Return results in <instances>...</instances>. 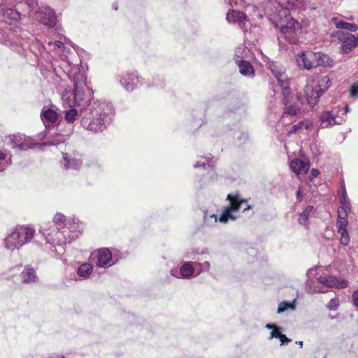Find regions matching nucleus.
Wrapping results in <instances>:
<instances>
[{"label": "nucleus", "instance_id": "nucleus-1", "mask_svg": "<svg viewBox=\"0 0 358 358\" xmlns=\"http://www.w3.org/2000/svg\"><path fill=\"white\" fill-rule=\"evenodd\" d=\"M62 62L59 67L73 83V91L65 90L62 94V100L71 106L80 108L79 116L81 117V126L94 133L103 131L111 123L114 109L110 103L90 100L91 94L87 85V77L81 72L77 64L72 63L66 55L61 56Z\"/></svg>", "mask_w": 358, "mask_h": 358}, {"label": "nucleus", "instance_id": "nucleus-2", "mask_svg": "<svg viewBox=\"0 0 358 358\" xmlns=\"http://www.w3.org/2000/svg\"><path fill=\"white\" fill-rule=\"evenodd\" d=\"M50 224V227H43L40 231L46 243L53 246L70 243L81 234L78 220H67L62 213H57Z\"/></svg>", "mask_w": 358, "mask_h": 358}, {"label": "nucleus", "instance_id": "nucleus-3", "mask_svg": "<svg viewBox=\"0 0 358 358\" xmlns=\"http://www.w3.org/2000/svg\"><path fill=\"white\" fill-rule=\"evenodd\" d=\"M278 14L273 16V22L280 29L284 38L291 44L299 42L298 31L301 29V24L291 15L289 9L280 7Z\"/></svg>", "mask_w": 358, "mask_h": 358}, {"label": "nucleus", "instance_id": "nucleus-4", "mask_svg": "<svg viewBox=\"0 0 358 358\" xmlns=\"http://www.w3.org/2000/svg\"><path fill=\"white\" fill-rule=\"evenodd\" d=\"M314 272H316V268H311L306 273V289L310 294L326 293L328 288H345L348 286L346 280L332 275H321L314 280L310 277Z\"/></svg>", "mask_w": 358, "mask_h": 358}, {"label": "nucleus", "instance_id": "nucleus-5", "mask_svg": "<svg viewBox=\"0 0 358 358\" xmlns=\"http://www.w3.org/2000/svg\"><path fill=\"white\" fill-rule=\"evenodd\" d=\"M331 85V79L328 76L317 77L308 83L304 88V95L310 107L315 106L322 96Z\"/></svg>", "mask_w": 358, "mask_h": 358}, {"label": "nucleus", "instance_id": "nucleus-6", "mask_svg": "<svg viewBox=\"0 0 358 358\" xmlns=\"http://www.w3.org/2000/svg\"><path fill=\"white\" fill-rule=\"evenodd\" d=\"M35 231L29 227H18L15 229L6 238L5 246L10 250L18 249L29 243L34 237Z\"/></svg>", "mask_w": 358, "mask_h": 358}, {"label": "nucleus", "instance_id": "nucleus-7", "mask_svg": "<svg viewBox=\"0 0 358 358\" xmlns=\"http://www.w3.org/2000/svg\"><path fill=\"white\" fill-rule=\"evenodd\" d=\"M269 69L278 81L277 88L281 90V101L287 105L289 101L290 94L289 81L281 65L275 62H271L268 64Z\"/></svg>", "mask_w": 358, "mask_h": 358}, {"label": "nucleus", "instance_id": "nucleus-8", "mask_svg": "<svg viewBox=\"0 0 358 358\" xmlns=\"http://www.w3.org/2000/svg\"><path fill=\"white\" fill-rule=\"evenodd\" d=\"M227 200L229 201L230 205L225 208L219 218L220 222L222 223H226L229 219L235 220L236 216L234 215L232 212L239 210L242 205L248 201L246 199H241L237 194H228Z\"/></svg>", "mask_w": 358, "mask_h": 358}, {"label": "nucleus", "instance_id": "nucleus-9", "mask_svg": "<svg viewBox=\"0 0 358 358\" xmlns=\"http://www.w3.org/2000/svg\"><path fill=\"white\" fill-rule=\"evenodd\" d=\"M36 20L41 24L53 27L57 23V16L55 11L48 6H42L35 11Z\"/></svg>", "mask_w": 358, "mask_h": 358}, {"label": "nucleus", "instance_id": "nucleus-10", "mask_svg": "<svg viewBox=\"0 0 358 358\" xmlns=\"http://www.w3.org/2000/svg\"><path fill=\"white\" fill-rule=\"evenodd\" d=\"M316 58L315 52L306 51L298 55L296 62L301 69L310 70L318 66V63H316Z\"/></svg>", "mask_w": 358, "mask_h": 358}, {"label": "nucleus", "instance_id": "nucleus-11", "mask_svg": "<svg viewBox=\"0 0 358 358\" xmlns=\"http://www.w3.org/2000/svg\"><path fill=\"white\" fill-rule=\"evenodd\" d=\"M117 259H114L111 252L108 248H101L96 252V261L95 262L98 267L106 268L113 266Z\"/></svg>", "mask_w": 358, "mask_h": 358}, {"label": "nucleus", "instance_id": "nucleus-12", "mask_svg": "<svg viewBox=\"0 0 358 358\" xmlns=\"http://www.w3.org/2000/svg\"><path fill=\"white\" fill-rule=\"evenodd\" d=\"M120 85L129 92L141 85V78L135 73H126L120 78Z\"/></svg>", "mask_w": 358, "mask_h": 358}, {"label": "nucleus", "instance_id": "nucleus-13", "mask_svg": "<svg viewBox=\"0 0 358 358\" xmlns=\"http://www.w3.org/2000/svg\"><path fill=\"white\" fill-rule=\"evenodd\" d=\"M341 41L342 43L341 46V52L344 54L349 53L353 49L358 47V34L355 36L346 33Z\"/></svg>", "mask_w": 358, "mask_h": 358}, {"label": "nucleus", "instance_id": "nucleus-14", "mask_svg": "<svg viewBox=\"0 0 358 358\" xmlns=\"http://www.w3.org/2000/svg\"><path fill=\"white\" fill-rule=\"evenodd\" d=\"M195 270H196V268H195L194 263L185 262L180 266L179 271L177 269H172L171 271V274L178 278H189L193 275Z\"/></svg>", "mask_w": 358, "mask_h": 358}, {"label": "nucleus", "instance_id": "nucleus-15", "mask_svg": "<svg viewBox=\"0 0 358 358\" xmlns=\"http://www.w3.org/2000/svg\"><path fill=\"white\" fill-rule=\"evenodd\" d=\"M290 169L297 176L306 173L310 168V164L307 161L301 159H294L289 163Z\"/></svg>", "mask_w": 358, "mask_h": 358}, {"label": "nucleus", "instance_id": "nucleus-16", "mask_svg": "<svg viewBox=\"0 0 358 358\" xmlns=\"http://www.w3.org/2000/svg\"><path fill=\"white\" fill-rule=\"evenodd\" d=\"M235 62L239 68V72L244 76L254 77L255 75V69L250 62L243 59H235Z\"/></svg>", "mask_w": 358, "mask_h": 358}, {"label": "nucleus", "instance_id": "nucleus-17", "mask_svg": "<svg viewBox=\"0 0 358 358\" xmlns=\"http://www.w3.org/2000/svg\"><path fill=\"white\" fill-rule=\"evenodd\" d=\"M62 161L64 168L66 169L78 170L82 166V162L80 159L72 157L67 153H62Z\"/></svg>", "mask_w": 358, "mask_h": 358}, {"label": "nucleus", "instance_id": "nucleus-18", "mask_svg": "<svg viewBox=\"0 0 358 358\" xmlns=\"http://www.w3.org/2000/svg\"><path fill=\"white\" fill-rule=\"evenodd\" d=\"M41 119L46 127L55 123L58 119V114L52 109L48 108L41 111Z\"/></svg>", "mask_w": 358, "mask_h": 358}, {"label": "nucleus", "instance_id": "nucleus-19", "mask_svg": "<svg viewBox=\"0 0 358 358\" xmlns=\"http://www.w3.org/2000/svg\"><path fill=\"white\" fill-rule=\"evenodd\" d=\"M247 16L245 13L239 10H232L227 15V20L230 23L241 24L245 20Z\"/></svg>", "mask_w": 358, "mask_h": 358}, {"label": "nucleus", "instance_id": "nucleus-20", "mask_svg": "<svg viewBox=\"0 0 358 358\" xmlns=\"http://www.w3.org/2000/svg\"><path fill=\"white\" fill-rule=\"evenodd\" d=\"M289 96L290 94L289 95ZM288 99H289V97ZM288 102H289V100L288 101ZM282 103L284 105L282 102ZM288 103H287V104ZM285 106H286V108H285L281 117V120L282 122H285V119L289 116H290L291 117H296L298 114L301 113L300 108L296 103L289 106L285 104Z\"/></svg>", "mask_w": 358, "mask_h": 358}, {"label": "nucleus", "instance_id": "nucleus-21", "mask_svg": "<svg viewBox=\"0 0 358 358\" xmlns=\"http://www.w3.org/2000/svg\"><path fill=\"white\" fill-rule=\"evenodd\" d=\"M22 282L24 283H30L35 282L37 275L35 270L29 266H27L25 269L20 273Z\"/></svg>", "mask_w": 358, "mask_h": 358}, {"label": "nucleus", "instance_id": "nucleus-22", "mask_svg": "<svg viewBox=\"0 0 358 358\" xmlns=\"http://www.w3.org/2000/svg\"><path fill=\"white\" fill-rule=\"evenodd\" d=\"M332 22L335 24L336 27L339 29H345L352 32H355L358 30V25L355 23L346 22L344 21L339 20L338 17H333Z\"/></svg>", "mask_w": 358, "mask_h": 358}, {"label": "nucleus", "instance_id": "nucleus-23", "mask_svg": "<svg viewBox=\"0 0 358 358\" xmlns=\"http://www.w3.org/2000/svg\"><path fill=\"white\" fill-rule=\"evenodd\" d=\"M316 55V63H318V66L324 67H331L334 65V60L327 54L318 52H315Z\"/></svg>", "mask_w": 358, "mask_h": 358}, {"label": "nucleus", "instance_id": "nucleus-24", "mask_svg": "<svg viewBox=\"0 0 358 358\" xmlns=\"http://www.w3.org/2000/svg\"><path fill=\"white\" fill-rule=\"evenodd\" d=\"M320 120L322 122L321 125L322 127H328L331 125L339 124L336 120V116L329 111L322 113L320 117Z\"/></svg>", "mask_w": 358, "mask_h": 358}, {"label": "nucleus", "instance_id": "nucleus-25", "mask_svg": "<svg viewBox=\"0 0 358 358\" xmlns=\"http://www.w3.org/2000/svg\"><path fill=\"white\" fill-rule=\"evenodd\" d=\"M43 48L46 50L47 51H51V50H55L57 49H59L62 51H65V46L63 42L61 41H49L48 42H45V44L43 45Z\"/></svg>", "mask_w": 358, "mask_h": 358}, {"label": "nucleus", "instance_id": "nucleus-26", "mask_svg": "<svg viewBox=\"0 0 358 358\" xmlns=\"http://www.w3.org/2000/svg\"><path fill=\"white\" fill-rule=\"evenodd\" d=\"M35 143L30 137H25L20 143H14L13 148L20 150H27L34 148Z\"/></svg>", "mask_w": 358, "mask_h": 358}, {"label": "nucleus", "instance_id": "nucleus-27", "mask_svg": "<svg viewBox=\"0 0 358 358\" xmlns=\"http://www.w3.org/2000/svg\"><path fill=\"white\" fill-rule=\"evenodd\" d=\"M313 126V122L310 120H302L298 122L297 124L291 127L290 129L288 131V134H291L297 131H300L301 129H308Z\"/></svg>", "mask_w": 358, "mask_h": 358}, {"label": "nucleus", "instance_id": "nucleus-28", "mask_svg": "<svg viewBox=\"0 0 358 358\" xmlns=\"http://www.w3.org/2000/svg\"><path fill=\"white\" fill-rule=\"evenodd\" d=\"M215 162L213 158L210 159L209 157H201L194 165V167L203 168L204 169H206L207 166L213 168L215 166Z\"/></svg>", "mask_w": 358, "mask_h": 358}, {"label": "nucleus", "instance_id": "nucleus-29", "mask_svg": "<svg viewBox=\"0 0 358 358\" xmlns=\"http://www.w3.org/2000/svg\"><path fill=\"white\" fill-rule=\"evenodd\" d=\"M337 234L341 245L348 246L350 242V237L347 229H337Z\"/></svg>", "mask_w": 358, "mask_h": 358}, {"label": "nucleus", "instance_id": "nucleus-30", "mask_svg": "<svg viewBox=\"0 0 358 358\" xmlns=\"http://www.w3.org/2000/svg\"><path fill=\"white\" fill-rule=\"evenodd\" d=\"M93 266L90 263L82 264L77 269V273L81 277H87L92 273Z\"/></svg>", "mask_w": 358, "mask_h": 358}, {"label": "nucleus", "instance_id": "nucleus-31", "mask_svg": "<svg viewBox=\"0 0 358 358\" xmlns=\"http://www.w3.org/2000/svg\"><path fill=\"white\" fill-rule=\"evenodd\" d=\"M0 13H2L3 16H8V17L13 20H18L20 18V14L18 11L13 8L4 9L2 7V3H0Z\"/></svg>", "mask_w": 358, "mask_h": 358}, {"label": "nucleus", "instance_id": "nucleus-32", "mask_svg": "<svg viewBox=\"0 0 358 358\" xmlns=\"http://www.w3.org/2000/svg\"><path fill=\"white\" fill-rule=\"evenodd\" d=\"M78 116V112L76 108H71L66 110L64 119L66 122L71 124L75 122Z\"/></svg>", "mask_w": 358, "mask_h": 358}, {"label": "nucleus", "instance_id": "nucleus-33", "mask_svg": "<svg viewBox=\"0 0 358 358\" xmlns=\"http://www.w3.org/2000/svg\"><path fill=\"white\" fill-rule=\"evenodd\" d=\"M10 163V158H8L7 155L0 150V171H3Z\"/></svg>", "mask_w": 358, "mask_h": 358}, {"label": "nucleus", "instance_id": "nucleus-34", "mask_svg": "<svg viewBox=\"0 0 358 358\" xmlns=\"http://www.w3.org/2000/svg\"><path fill=\"white\" fill-rule=\"evenodd\" d=\"M340 203L341 206L338 208H343L345 210H351L350 202L347 197L345 192H344L340 197Z\"/></svg>", "mask_w": 358, "mask_h": 358}, {"label": "nucleus", "instance_id": "nucleus-35", "mask_svg": "<svg viewBox=\"0 0 358 358\" xmlns=\"http://www.w3.org/2000/svg\"><path fill=\"white\" fill-rule=\"evenodd\" d=\"M294 308L295 306L294 303L284 301L279 304L277 312L278 313H282L288 309L294 310Z\"/></svg>", "mask_w": 358, "mask_h": 358}, {"label": "nucleus", "instance_id": "nucleus-36", "mask_svg": "<svg viewBox=\"0 0 358 358\" xmlns=\"http://www.w3.org/2000/svg\"><path fill=\"white\" fill-rule=\"evenodd\" d=\"M194 264L195 265V268L199 270L197 274L202 271H208L210 266V263L207 261L203 263L194 262Z\"/></svg>", "mask_w": 358, "mask_h": 358}, {"label": "nucleus", "instance_id": "nucleus-37", "mask_svg": "<svg viewBox=\"0 0 358 358\" xmlns=\"http://www.w3.org/2000/svg\"><path fill=\"white\" fill-rule=\"evenodd\" d=\"M65 141V138L62 135H58L55 139L48 141L45 144L48 145H57Z\"/></svg>", "mask_w": 358, "mask_h": 358}, {"label": "nucleus", "instance_id": "nucleus-38", "mask_svg": "<svg viewBox=\"0 0 358 358\" xmlns=\"http://www.w3.org/2000/svg\"><path fill=\"white\" fill-rule=\"evenodd\" d=\"M351 210H345L343 208H338L337 213H338V217L337 219L341 220H348V213Z\"/></svg>", "mask_w": 358, "mask_h": 358}, {"label": "nucleus", "instance_id": "nucleus-39", "mask_svg": "<svg viewBox=\"0 0 358 358\" xmlns=\"http://www.w3.org/2000/svg\"><path fill=\"white\" fill-rule=\"evenodd\" d=\"M339 300L337 298H334L330 300L327 305V308L330 310H336L339 306Z\"/></svg>", "mask_w": 358, "mask_h": 358}, {"label": "nucleus", "instance_id": "nucleus-40", "mask_svg": "<svg viewBox=\"0 0 358 358\" xmlns=\"http://www.w3.org/2000/svg\"><path fill=\"white\" fill-rule=\"evenodd\" d=\"M348 225V220L337 219L336 222V227L337 229H347Z\"/></svg>", "mask_w": 358, "mask_h": 358}, {"label": "nucleus", "instance_id": "nucleus-41", "mask_svg": "<svg viewBox=\"0 0 358 358\" xmlns=\"http://www.w3.org/2000/svg\"><path fill=\"white\" fill-rule=\"evenodd\" d=\"M353 306L358 308V289L355 290L351 296Z\"/></svg>", "mask_w": 358, "mask_h": 358}, {"label": "nucleus", "instance_id": "nucleus-42", "mask_svg": "<svg viewBox=\"0 0 358 358\" xmlns=\"http://www.w3.org/2000/svg\"><path fill=\"white\" fill-rule=\"evenodd\" d=\"M280 330L281 329H275L274 330H273L271 334H270V336H269V339L271 340L273 338H280V336L282 335V334H281L280 332Z\"/></svg>", "mask_w": 358, "mask_h": 358}, {"label": "nucleus", "instance_id": "nucleus-43", "mask_svg": "<svg viewBox=\"0 0 358 358\" xmlns=\"http://www.w3.org/2000/svg\"><path fill=\"white\" fill-rule=\"evenodd\" d=\"M358 94V83L353 84L350 89V95L355 97Z\"/></svg>", "mask_w": 358, "mask_h": 358}, {"label": "nucleus", "instance_id": "nucleus-44", "mask_svg": "<svg viewBox=\"0 0 358 358\" xmlns=\"http://www.w3.org/2000/svg\"><path fill=\"white\" fill-rule=\"evenodd\" d=\"M38 0H27L26 3L31 11H34L38 5Z\"/></svg>", "mask_w": 358, "mask_h": 358}, {"label": "nucleus", "instance_id": "nucleus-45", "mask_svg": "<svg viewBox=\"0 0 358 358\" xmlns=\"http://www.w3.org/2000/svg\"><path fill=\"white\" fill-rule=\"evenodd\" d=\"M210 220H212L214 223H216L217 222V215L215 214H213V215H209V217H208L207 215L206 214V215L204 216V222L206 223L207 224H208L210 222Z\"/></svg>", "mask_w": 358, "mask_h": 358}, {"label": "nucleus", "instance_id": "nucleus-46", "mask_svg": "<svg viewBox=\"0 0 358 358\" xmlns=\"http://www.w3.org/2000/svg\"><path fill=\"white\" fill-rule=\"evenodd\" d=\"M308 217L307 215H306L305 214H303V213H301L299 214V222L301 224H303V225H306L307 224V222H308Z\"/></svg>", "mask_w": 358, "mask_h": 358}, {"label": "nucleus", "instance_id": "nucleus-47", "mask_svg": "<svg viewBox=\"0 0 358 358\" xmlns=\"http://www.w3.org/2000/svg\"><path fill=\"white\" fill-rule=\"evenodd\" d=\"M279 340L281 342V345H287L292 341V340L287 338L285 334L281 335Z\"/></svg>", "mask_w": 358, "mask_h": 358}, {"label": "nucleus", "instance_id": "nucleus-48", "mask_svg": "<svg viewBox=\"0 0 358 358\" xmlns=\"http://www.w3.org/2000/svg\"><path fill=\"white\" fill-rule=\"evenodd\" d=\"M313 209V206H307L306 208H304V210L302 211V213L303 214H305L306 215H307L308 217H309L310 213L312 212Z\"/></svg>", "mask_w": 358, "mask_h": 358}, {"label": "nucleus", "instance_id": "nucleus-49", "mask_svg": "<svg viewBox=\"0 0 358 358\" xmlns=\"http://www.w3.org/2000/svg\"><path fill=\"white\" fill-rule=\"evenodd\" d=\"M310 174L313 178H316L319 176L320 171L318 169H312L310 171Z\"/></svg>", "mask_w": 358, "mask_h": 358}, {"label": "nucleus", "instance_id": "nucleus-50", "mask_svg": "<svg viewBox=\"0 0 358 358\" xmlns=\"http://www.w3.org/2000/svg\"><path fill=\"white\" fill-rule=\"evenodd\" d=\"M243 49L241 48H238L236 50V55H235L236 59H242L239 55H241L243 52Z\"/></svg>", "mask_w": 358, "mask_h": 358}, {"label": "nucleus", "instance_id": "nucleus-51", "mask_svg": "<svg viewBox=\"0 0 358 358\" xmlns=\"http://www.w3.org/2000/svg\"><path fill=\"white\" fill-rule=\"evenodd\" d=\"M265 327L268 329H272V330H274L275 329H281V328L277 327L273 324H267Z\"/></svg>", "mask_w": 358, "mask_h": 358}, {"label": "nucleus", "instance_id": "nucleus-52", "mask_svg": "<svg viewBox=\"0 0 358 358\" xmlns=\"http://www.w3.org/2000/svg\"><path fill=\"white\" fill-rule=\"evenodd\" d=\"M296 198L298 199V200L301 201V190L299 189L296 192Z\"/></svg>", "mask_w": 358, "mask_h": 358}, {"label": "nucleus", "instance_id": "nucleus-53", "mask_svg": "<svg viewBox=\"0 0 358 358\" xmlns=\"http://www.w3.org/2000/svg\"><path fill=\"white\" fill-rule=\"evenodd\" d=\"M251 208H252L251 206L247 205L245 208H243V211L245 212V211H247V210H250Z\"/></svg>", "mask_w": 358, "mask_h": 358}, {"label": "nucleus", "instance_id": "nucleus-54", "mask_svg": "<svg viewBox=\"0 0 358 358\" xmlns=\"http://www.w3.org/2000/svg\"><path fill=\"white\" fill-rule=\"evenodd\" d=\"M112 8L115 10H117V3H113V5H112Z\"/></svg>", "mask_w": 358, "mask_h": 358}, {"label": "nucleus", "instance_id": "nucleus-55", "mask_svg": "<svg viewBox=\"0 0 358 358\" xmlns=\"http://www.w3.org/2000/svg\"><path fill=\"white\" fill-rule=\"evenodd\" d=\"M153 85L162 87V86H163V83H162V82H161L160 83H153Z\"/></svg>", "mask_w": 358, "mask_h": 358}, {"label": "nucleus", "instance_id": "nucleus-56", "mask_svg": "<svg viewBox=\"0 0 358 358\" xmlns=\"http://www.w3.org/2000/svg\"><path fill=\"white\" fill-rule=\"evenodd\" d=\"M344 108H345V113L346 114L349 111L350 108L348 105H346Z\"/></svg>", "mask_w": 358, "mask_h": 358}, {"label": "nucleus", "instance_id": "nucleus-57", "mask_svg": "<svg viewBox=\"0 0 358 358\" xmlns=\"http://www.w3.org/2000/svg\"><path fill=\"white\" fill-rule=\"evenodd\" d=\"M296 343L299 345L300 347L302 348V346H303V341H296Z\"/></svg>", "mask_w": 358, "mask_h": 358}, {"label": "nucleus", "instance_id": "nucleus-58", "mask_svg": "<svg viewBox=\"0 0 358 358\" xmlns=\"http://www.w3.org/2000/svg\"><path fill=\"white\" fill-rule=\"evenodd\" d=\"M62 358H64V357H62Z\"/></svg>", "mask_w": 358, "mask_h": 358}]
</instances>
